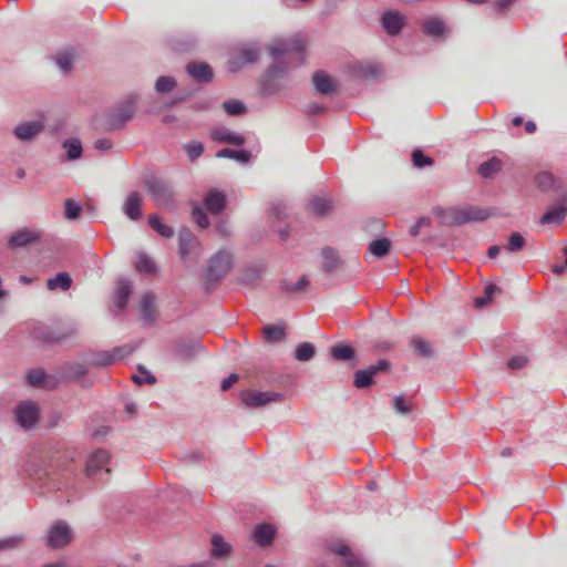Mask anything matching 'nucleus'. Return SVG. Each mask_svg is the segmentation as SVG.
Here are the masks:
<instances>
[{
    "label": "nucleus",
    "instance_id": "nucleus-31",
    "mask_svg": "<svg viewBox=\"0 0 567 567\" xmlns=\"http://www.w3.org/2000/svg\"><path fill=\"white\" fill-rule=\"evenodd\" d=\"M216 157L218 158H231L236 159L240 163H247L250 157L251 153L246 150H230V148H223L217 152Z\"/></svg>",
    "mask_w": 567,
    "mask_h": 567
},
{
    "label": "nucleus",
    "instance_id": "nucleus-11",
    "mask_svg": "<svg viewBox=\"0 0 567 567\" xmlns=\"http://www.w3.org/2000/svg\"><path fill=\"white\" fill-rule=\"evenodd\" d=\"M135 102V97H130L115 110V112L111 115L110 126L112 128L120 127L132 118L136 111Z\"/></svg>",
    "mask_w": 567,
    "mask_h": 567
},
{
    "label": "nucleus",
    "instance_id": "nucleus-38",
    "mask_svg": "<svg viewBox=\"0 0 567 567\" xmlns=\"http://www.w3.org/2000/svg\"><path fill=\"white\" fill-rule=\"evenodd\" d=\"M63 147L66 150L68 158L74 161L82 155V144L79 138H70L63 143Z\"/></svg>",
    "mask_w": 567,
    "mask_h": 567
},
{
    "label": "nucleus",
    "instance_id": "nucleus-9",
    "mask_svg": "<svg viewBox=\"0 0 567 567\" xmlns=\"http://www.w3.org/2000/svg\"><path fill=\"white\" fill-rule=\"evenodd\" d=\"M16 417L21 426L25 429L33 426L39 419L38 405L32 402H25L18 405L16 410Z\"/></svg>",
    "mask_w": 567,
    "mask_h": 567
},
{
    "label": "nucleus",
    "instance_id": "nucleus-26",
    "mask_svg": "<svg viewBox=\"0 0 567 567\" xmlns=\"http://www.w3.org/2000/svg\"><path fill=\"white\" fill-rule=\"evenodd\" d=\"M286 73H266L261 83H262V91L266 94H274L280 90V85L284 80V75Z\"/></svg>",
    "mask_w": 567,
    "mask_h": 567
},
{
    "label": "nucleus",
    "instance_id": "nucleus-25",
    "mask_svg": "<svg viewBox=\"0 0 567 567\" xmlns=\"http://www.w3.org/2000/svg\"><path fill=\"white\" fill-rule=\"evenodd\" d=\"M260 56V51L252 44H246L237 49L236 61L240 64H248L257 61Z\"/></svg>",
    "mask_w": 567,
    "mask_h": 567
},
{
    "label": "nucleus",
    "instance_id": "nucleus-60",
    "mask_svg": "<svg viewBox=\"0 0 567 567\" xmlns=\"http://www.w3.org/2000/svg\"><path fill=\"white\" fill-rule=\"evenodd\" d=\"M94 147L101 151H109L112 147V142L106 138L95 141Z\"/></svg>",
    "mask_w": 567,
    "mask_h": 567
},
{
    "label": "nucleus",
    "instance_id": "nucleus-37",
    "mask_svg": "<svg viewBox=\"0 0 567 567\" xmlns=\"http://www.w3.org/2000/svg\"><path fill=\"white\" fill-rule=\"evenodd\" d=\"M526 245V239L520 233H513L508 237L507 244L504 246V248L509 252H518L520 251Z\"/></svg>",
    "mask_w": 567,
    "mask_h": 567
},
{
    "label": "nucleus",
    "instance_id": "nucleus-16",
    "mask_svg": "<svg viewBox=\"0 0 567 567\" xmlns=\"http://www.w3.org/2000/svg\"><path fill=\"white\" fill-rule=\"evenodd\" d=\"M43 123L40 121L24 122L14 128V135L21 141H30L43 130Z\"/></svg>",
    "mask_w": 567,
    "mask_h": 567
},
{
    "label": "nucleus",
    "instance_id": "nucleus-44",
    "mask_svg": "<svg viewBox=\"0 0 567 567\" xmlns=\"http://www.w3.org/2000/svg\"><path fill=\"white\" fill-rule=\"evenodd\" d=\"M223 109L228 115H240L247 111L245 104L238 100H229L224 102Z\"/></svg>",
    "mask_w": 567,
    "mask_h": 567
},
{
    "label": "nucleus",
    "instance_id": "nucleus-49",
    "mask_svg": "<svg viewBox=\"0 0 567 567\" xmlns=\"http://www.w3.org/2000/svg\"><path fill=\"white\" fill-rule=\"evenodd\" d=\"M204 152V146L199 142H193L186 145V153L190 161L198 158Z\"/></svg>",
    "mask_w": 567,
    "mask_h": 567
},
{
    "label": "nucleus",
    "instance_id": "nucleus-53",
    "mask_svg": "<svg viewBox=\"0 0 567 567\" xmlns=\"http://www.w3.org/2000/svg\"><path fill=\"white\" fill-rule=\"evenodd\" d=\"M309 286V280L306 276H302L295 285H286L285 289L287 291H301L305 290Z\"/></svg>",
    "mask_w": 567,
    "mask_h": 567
},
{
    "label": "nucleus",
    "instance_id": "nucleus-63",
    "mask_svg": "<svg viewBox=\"0 0 567 567\" xmlns=\"http://www.w3.org/2000/svg\"><path fill=\"white\" fill-rule=\"evenodd\" d=\"M498 287H496L495 285H488L486 288H485V291H484V297L491 301L492 298H493V295L495 293V291H498Z\"/></svg>",
    "mask_w": 567,
    "mask_h": 567
},
{
    "label": "nucleus",
    "instance_id": "nucleus-23",
    "mask_svg": "<svg viewBox=\"0 0 567 567\" xmlns=\"http://www.w3.org/2000/svg\"><path fill=\"white\" fill-rule=\"evenodd\" d=\"M423 31L433 38L444 37L447 28L443 20L436 17L426 19L422 24Z\"/></svg>",
    "mask_w": 567,
    "mask_h": 567
},
{
    "label": "nucleus",
    "instance_id": "nucleus-52",
    "mask_svg": "<svg viewBox=\"0 0 567 567\" xmlns=\"http://www.w3.org/2000/svg\"><path fill=\"white\" fill-rule=\"evenodd\" d=\"M27 380L33 386L40 385L44 380V372L42 370H32L27 374Z\"/></svg>",
    "mask_w": 567,
    "mask_h": 567
},
{
    "label": "nucleus",
    "instance_id": "nucleus-21",
    "mask_svg": "<svg viewBox=\"0 0 567 567\" xmlns=\"http://www.w3.org/2000/svg\"><path fill=\"white\" fill-rule=\"evenodd\" d=\"M225 203V194L216 189L209 190L204 200L205 208L212 214H219L224 209Z\"/></svg>",
    "mask_w": 567,
    "mask_h": 567
},
{
    "label": "nucleus",
    "instance_id": "nucleus-62",
    "mask_svg": "<svg viewBox=\"0 0 567 567\" xmlns=\"http://www.w3.org/2000/svg\"><path fill=\"white\" fill-rule=\"evenodd\" d=\"M257 277H258V275L256 272L246 271L241 276V281L244 284L250 285L255 281V279H257Z\"/></svg>",
    "mask_w": 567,
    "mask_h": 567
},
{
    "label": "nucleus",
    "instance_id": "nucleus-43",
    "mask_svg": "<svg viewBox=\"0 0 567 567\" xmlns=\"http://www.w3.org/2000/svg\"><path fill=\"white\" fill-rule=\"evenodd\" d=\"M265 339L269 342L280 341L285 336V329L280 326H266L264 327Z\"/></svg>",
    "mask_w": 567,
    "mask_h": 567
},
{
    "label": "nucleus",
    "instance_id": "nucleus-40",
    "mask_svg": "<svg viewBox=\"0 0 567 567\" xmlns=\"http://www.w3.org/2000/svg\"><path fill=\"white\" fill-rule=\"evenodd\" d=\"M316 353L315 347L310 342L300 343L295 352V357L298 361H309Z\"/></svg>",
    "mask_w": 567,
    "mask_h": 567
},
{
    "label": "nucleus",
    "instance_id": "nucleus-13",
    "mask_svg": "<svg viewBox=\"0 0 567 567\" xmlns=\"http://www.w3.org/2000/svg\"><path fill=\"white\" fill-rule=\"evenodd\" d=\"M330 549L341 557L342 567H367V563L344 544H336Z\"/></svg>",
    "mask_w": 567,
    "mask_h": 567
},
{
    "label": "nucleus",
    "instance_id": "nucleus-61",
    "mask_svg": "<svg viewBox=\"0 0 567 567\" xmlns=\"http://www.w3.org/2000/svg\"><path fill=\"white\" fill-rule=\"evenodd\" d=\"M196 82H209L213 80L214 73H189Z\"/></svg>",
    "mask_w": 567,
    "mask_h": 567
},
{
    "label": "nucleus",
    "instance_id": "nucleus-17",
    "mask_svg": "<svg viewBox=\"0 0 567 567\" xmlns=\"http://www.w3.org/2000/svg\"><path fill=\"white\" fill-rule=\"evenodd\" d=\"M40 233L37 230L22 228L17 230L9 239V246L12 248L24 247L39 239Z\"/></svg>",
    "mask_w": 567,
    "mask_h": 567
},
{
    "label": "nucleus",
    "instance_id": "nucleus-64",
    "mask_svg": "<svg viewBox=\"0 0 567 567\" xmlns=\"http://www.w3.org/2000/svg\"><path fill=\"white\" fill-rule=\"evenodd\" d=\"M513 1L514 0H496L495 4H496L497 10L503 11L506 8H508L513 3Z\"/></svg>",
    "mask_w": 567,
    "mask_h": 567
},
{
    "label": "nucleus",
    "instance_id": "nucleus-41",
    "mask_svg": "<svg viewBox=\"0 0 567 567\" xmlns=\"http://www.w3.org/2000/svg\"><path fill=\"white\" fill-rule=\"evenodd\" d=\"M415 408V404L412 401H406L403 395H395L393 398V409L399 414L406 415Z\"/></svg>",
    "mask_w": 567,
    "mask_h": 567
},
{
    "label": "nucleus",
    "instance_id": "nucleus-47",
    "mask_svg": "<svg viewBox=\"0 0 567 567\" xmlns=\"http://www.w3.org/2000/svg\"><path fill=\"white\" fill-rule=\"evenodd\" d=\"M74 55L70 52L60 53L56 58V63L60 69L68 71L73 68Z\"/></svg>",
    "mask_w": 567,
    "mask_h": 567
},
{
    "label": "nucleus",
    "instance_id": "nucleus-39",
    "mask_svg": "<svg viewBox=\"0 0 567 567\" xmlns=\"http://www.w3.org/2000/svg\"><path fill=\"white\" fill-rule=\"evenodd\" d=\"M330 353L337 360H350L354 355V350L347 344H336L331 347Z\"/></svg>",
    "mask_w": 567,
    "mask_h": 567
},
{
    "label": "nucleus",
    "instance_id": "nucleus-46",
    "mask_svg": "<svg viewBox=\"0 0 567 567\" xmlns=\"http://www.w3.org/2000/svg\"><path fill=\"white\" fill-rule=\"evenodd\" d=\"M412 161H413L414 166L420 167V168L424 167V166H430L433 164V159L431 157L424 155L423 152L420 150L413 151Z\"/></svg>",
    "mask_w": 567,
    "mask_h": 567
},
{
    "label": "nucleus",
    "instance_id": "nucleus-28",
    "mask_svg": "<svg viewBox=\"0 0 567 567\" xmlns=\"http://www.w3.org/2000/svg\"><path fill=\"white\" fill-rule=\"evenodd\" d=\"M308 209L313 215L322 216L332 209V202L328 198L317 196L309 202Z\"/></svg>",
    "mask_w": 567,
    "mask_h": 567
},
{
    "label": "nucleus",
    "instance_id": "nucleus-50",
    "mask_svg": "<svg viewBox=\"0 0 567 567\" xmlns=\"http://www.w3.org/2000/svg\"><path fill=\"white\" fill-rule=\"evenodd\" d=\"M66 369V373L72 378H81L86 374V367L80 362L70 363Z\"/></svg>",
    "mask_w": 567,
    "mask_h": 567
},
{
    "label": "nucleus",
    "instance_id": "nucleus-19",
    "mask_svg": "<svg viewBox=\"0 0 567 567\" xmlns=\"http://www.w3.org/2000/svg\"><path fill=\"white\" fill-rule=\"evenodd\" d=\"M140 309L142 319L147 323H153L156 320V306L155 296L152 292H146L142 296L140 301Z\"/></svg>",
    "mask_w": 567,
    "mask_h": 567
},
{
    "label": "nucleus",
    "instance_id": "nucleus-57",
    "mask_svg": "<svg viewBox=\"0 0 567 567\" xmlns=\"http://www.w3.org/2000/svg\"><path fill=\"white\" fill-rule=\"evenodd\" d=\"M19 542H20L19 537H9V538L0 539V550L13 548L18 545Z\"/></svg>",
    "mask_w": 567,
    "mask_h": 567
},
{
    "label": "nucleus",
    "instance_id": "nucleus-34",
    "mask_svg": "<svg viewBox=\"0 0 567 567\" xmlns=\"http://www.w3.org/2000/svg\"><path fill=\"white\" fill-rule=\"evenodd\" d=\"M502 161L497 157H493L478 166V173L485 178L492 177L502 169Z\"/></svg>",
    "mask_w": 567,
    "mask_h": 567
},
{
    "label": "nucleus",
    "instance_id": "nucleus-59",
    "mask_svg": "<svg viewBox=\"0 0 567 567\" xmlns=\"http://www.w3.org/2000/svg\"><path fill=\"white\" fill-rule=\"evenodd\" d=\"M239 375L236 373H231L227 379L221 382V390L227 391L230 389L236 382H238Z\"/></svg>",
    "mask_w": 567,
    "mask_h": 567
},
{
    "label": "nucleus",
    "instance_id": "nucleus-35",
    "mask_svg": "<svg viewBox=\"0 0 567 567\" xmlns=\"http://www.w3.org/2000/svg\"><path fill=\"white\" fill-rule=\"evenodd\" d=\"M391 248V241L388 238L375 239L370 243L369 251L375 257H384Z\"/></svg>",
    "mask_w": 567,
    "mask_h": 567
},
{
    "label": "nucleus",
    "instance_id": "nucleus-8",
    "mask_svg": "<svg viewBox=\"0 0 567 567\" xmlns=\"http://www.w3.org/2000/svg\"><path fill=\"white\" fill-rule=\"evenodd\" d=\"M146 186L156 205L162 207H167L169 205L172 192L163 181L152 178L146 182Z\"/></svg>",
    "mask_w": 567,
    "mask_h": 567
},
{
    "label": "nucleus",
    "instance_id": "nucleus-54",
    "mask_svg": "<svg viewBox=\"0 0 567 567\" xmlns=\"http://www.w3.org/2000/svg\"><path fill=\"white\" fill-rule=\"evenodd\" d=\"M133 380L137 384H144V383L154 384L156 382L155 377L146 371H142L141 375H134Z\"/></svg>",
    "mask_w": 567,
    "mask_h": 567
},
{
    "label": "nucleus",
    "instance_id": "nucleus-56",
    "mask_svg": "<svg viewBox=\"0 0 567 567\" xmlns=\"http://www.w3.org/2000/svg\"><path fill=\"white\" fill-rule=\"evenodd\" d=\"M186 71H212L209 65L204 62H190L186 66Z\"/></svg>",
    "mask_w": 567,
    "mask_h": 567
},
{
    "label": "nucleus",
    "instance_id": "nucleus-22",
    "mask_svg": "<svg viewBox=\"0 0 567 567\" xmlns=\"http://www.w3.org/2000/svg\"><path fill=\"white\" fill-rule=\"evenodd\" d=\"M133 291L131 281L121 280L115 291L114 303L118 311L123 310L128 301V298Z\"/></svg>",
    "mask_w": 567,
    "mask_h": 567
},
{
    "label": "nucleus",
    "instance_id": "nucleus-45",
    "mask_svg": "<svg viewBox=\"0 0 567 567\" xmlns=\"http://www.w3.org/2000/svg\"><path fill=\"white\" fill-rule=\"evenodd\" d=\"M176 85V81L172 76H159L155 83V89L159 93L171 92Z\"/></svg>",
    "mask_w": 567,
    "mask_h": 567
},
{
    "label": "nucleus",
    "instance_id": "nucleus-4",
    "mask_svg": "<svg viewBox=\"0 0 567 567\" xmlns=\"http://www.w3.org/2000/svg\"><path fill=\"white\" fill-rule=\"evenodd\" d=\"M240 396L248 408H260L268 403L280 402L284 399L279 392H260L257 390H245L240 393Z\"/></svg>",
    "mask_w": 567,
    "mask_h": 567
},
{
    "label": "nucleus",
    "instance_id": "nucleus-10",
    "mask_svg": "<svg viewBox=\"0 0 567 567\" xmlns=\"http://www.w3.org/2000/svg\"><path fill=\"white\" fill-rule=\"evenodd\" d=\"M312 85L317 94L331 95L339 89L338 82L328 73H315Z\"/></svg>",
    "mask_w": 567,
    "mask_h": 567
},
{
    "label": "nucleus",
    "instance_id": "nucleus-18",
    "mask_svg": "<svg viewBox=\"0 0 567 567\" xmlns=\"http://www.w3.org/2000/svg\"><path fill=\"white\" fill-rule=\"evenodd\" d=\"M567 217V207L563 204L549 207L540 218L542 225H560Z\"/></svg>",
    "mask_w": 567,
    "mask_h": 567
},
{
    "label": "nucleus",
    "instance_id": "nucleus-36",
    "mask_svg": "<svg viewBox=\"0 0 567 567\" xmlns=\"http://www.w3.org/2000/svg\"><path fill=\"white\" fill-rule=\"evenodd\" d=\"M535 184L542 192H549L556 187V179L549 172H542L536 175Z\"/></svg>",
    "mask_w": 567,
    "mask_h": 567
},
{
    "label": "nucleus",
    "instance_id": "nucleus-42",
    "mask_svg": "<svg viewBox=\"0 0 567 567\" xmlns=\"http://www.w3.org/2000/svg\"><path fill=\"white\" fill-rule=\"evenodd\" d=\"M411 346L413 350L422 357H430L433 352L431 343L420 337H414L411 340Z\"/></svg>",
    "mask_w": 567,
    "mask_h": 567
},
{
    "label": "nucleus",
    "instance_id": "nucleus-12",
    "mask_svg": "<svg viewBox=\"0 0 567 567\" xmlns=\"http://www.w3.org/2000/svg\"><path fill=\"white\" fill-rule=\"evenodd\" d=\"M381 22L388 34L396 35L405 25V17L396 10H389L382 14Z\"/></svg>",
    "mask_w": 567,
    "mask_h": 567
},
{
    "label": "nucleus",
    "instance_id": "nucleus-24",
    "mask_svg": "<svg viewBox=\"0 0 567 567\" xmlns=\"http://www.w3.org/2000/svg\"><path fill=\"white\" fill-rule=\"evenodd\" d=\"M274 536L275 529L269 524L257 525L252 533L255 542L260 546H267L271 544Z\"/></svg>",
    "mask_w": 567,
    "mask_h": 567
},
{
    "label": "nucleus",
    "instance_id": "nucleus-33",
    "mask_svg": "<svg viewBox=\"0 0 567 567\" xmlns=\"http://www.w3.org/2000/svg\"><path fill=\"white\" fill-rule=\"evenodd\" d=\"M148 224L152 229H154L157 234H159L162 237L171 238L174 235V229L165 225L161 221V218L156 214H152L148 216Z\"/></svg>",
    "mask_w": 567,
    "mask_h": 567
},
{
    "label": "nucleus",
    "instance_id": "nucleus-30",
    "mask_svg": "<svg viewBox=\"0 0 567 567\" xmlns=\"http://www.w3.org/2000/svg\"><path fill=\"white\" fill-rule=\"evenodd\" d=\"M71 285L72 279L68 272H59L47 281V287L49 290H55L60 288L63 291H66L71 288Z\"/></svg>",
    "mask_w": 567,
    "mask_h": 567
},
{
    "label": "nucleus",
    "instance_id": "nucleus-58",
    "mask_svg": "<svg viewBox=\"0 0 567 567\" xmlns=\"http://www.w3.org/2000/svg\"><path fill=\"white\" fill-rule=\"evenodd\" d=\"M526 362H527V359L525 357H522V355L513 357L508 361V367L512 369H520L526 364Z\"/></svg>",
    "mask_w": 567,
    "mask_h": 567
},
{
    "label": "nucleus",
    "instance_id": "nucleus-32",
    "mask_svg": "<svg viewBox=\"0 0 567 567\" xmlns=\"http://www.w3.org/2000/svg\"><path fill=\"white\" fill-rule=\"evenodd\" d=\"M135 269L138 272L152 275L155 272L156 266L154 260L150 256L143 252H138L135 260Z\"/></svg>",
    "mask_w": 567,
    "mask_h": 567
},
{
    "label": "nucleus",
    "instance_id": "nucleus-14",
    "mask_svg": "<svg viewBox=\"0 0 567 567\" xmlns=\"http://www.w3.org/2000/svg\"><path fill=\"white\" fill-rule=\"evenodd\" d=\"M209 136L217 143H227L236 146H240L245 143V137L243 135L226 127H214L209 132Z\"/></svg>",
    "mask_w": 567,
    "mask_h": 567
},
{
    "label": "nucleus",
    "instance_id": "nucleus-51",
    "mask_svg": "<svg viewBox=\"0 0 567 567\" xmlns=\"http://www.w3.org/2000/svg\"><path fill=\"white\" fill-rule=\"evenodd\" d=\"M193 217L200 228H207L209 226L208 217L202 208L195 207L193 209Z\"/></svg>",
    "mask_w": 567,
    "mask_h": 567
},
{
    "label": "nucleus",
    "instance_id": "nucleus-15",
    "mask_svg": "<svg viewBox=\"0 0 567 567\" xmlns=\"http://www.w3.org/2000/svg\"><path fill=\"white\" fill-rule=\"evenodd\" d=\"M142 196L137 192H131L124 203L123 212L132 220H137L142 217Z\"/></svg>",
    "mask_w": 567,
    "mask_h": 567
},
{
    "label": "nucleus",
    "instance_id": "nucleus-55",
    "mask_svg": "<svg viewBox=\"0 0 567 567\" xmlns=\"http://www.w3.org/2000/svg\"><path fill=\"white\" fill-rule=\"evenodd\" d=\"M324 106L316 103V102H311V103H308L305 107V111L308 115H317V114H320L324 111Z\"/></svg>",
    "mask_w": 567,
    "mask_h": 567
},
{
    "label": "nucleus",
    "instance_id": "nucleus-6",
    "mask_svg": "<svg viewBox=\"0 0 567 567\" xmlns=\"http://www.w3.org/2000/svg\"><path fill=\"white\" fill-rule=\"evenodd\" d=\"M71 539L72 530L70 526L65 522L59 520L50 528L48 545L52 548H61L66 546Z\"/></svg>",
    "mask_w": 567,
    "mask_h": 567
},
{
    "label": "nucleus",
    "instance_id": "nucleus-48",
    "mask_svg": "<svg viewBox=\"0 0 567 567\" xmlns=\"http://www.w3.org/2000/svg\"><path fill=\"white\" fill-rule=\"evenodd\" d=\"M65 217L68 219H75L80 216L81 207L73 199L65 200Z\"/></svg>",
    "mask_w": 567,
    "mask_h": 567
},
{
    "label": "nucleus",
    "instance_id": "nucleus-2",
    "mask_svg": "<svg viewBox=\"0 0 567 567\" xmlns=\"http://www.w3.org/2000/svg\"><path fill=\"white\" fill-rule=\"evenodd\" d=\"M307 45V38L301 33H297L286 38L275 39L269 45L268 50L275 60L282 59L286 54L293 52L305 51Z\"/></svg>",
    "mask_w": 567,
    "mask_h": 567
},
{
    "label": "nucleus",
    "instance_id": "nucleus-29",
    "mask_svg": "<svg viewBox=\"0 0 567 567\" xmlns=\"http://www.w3.org/2000/svg\"><path fill=\"white\" fill-rule=\"evenodd\" d=\"M322 257V269L326 272H331L336 270L340 265V258L338 254L332 248H323L321 250Z\"/></svg>",
    "mask_w": 567,
    "mask_h": 567
},
{
    "label": "nucleus",
    "instance_id": "nucleus-7",
    "mask_svg": "<svg viewBox=\"0 0 567 567\" xmlns=\"http://www.w3.org/2000/svg\"><path fill=\"white\" fill-rule=\"evenodd\" d=\"M110 461V454L106 450L99 449L94 451L87 462L85 467V473L89 477L97 476L101 471L104 468L106 474H110L111 470L105 467Z\"/></svg>",
    "mask_w": 567,
    "mask_h": 567
},
{
    "label": "nucleus",
    "instance_id": "nucleus-1",
    "mask_svg": "<svg viewBox=\"0 0 567 567\" xmlns=\"http://www.w3.org/2000/svg\"><path fill=\"white\" fill-rule=\"evenodd\" d=\"M491 216V213L478 206H465L460 208H450L439 214L443 224H464L468 221H481Z\"/></svg>",
    "mask_w": 567,
    "mask_h": 567
},
{
    "label": "nucleus",
    "instance_id": "nucleus-20",
    "mask_svg": "<svg viewBox=\"0 0 567 567\" xmlns=\"http://www.w3.org/2000/svg\"><path fill=\"white\" fill-rule=\"evenodd\" d=\"M179 255L186 259L193 250L198 246L196 237L186 228L178 233Z\"/></svg>",
    "mask_w": 567,
    "mask_h": 567
},
{
    "label": "nucleus",
    "instance_id": "nucleus-5",
    "mask_svg": "<svg viewBox=\"0 0 567 567\" xmlns=\"http://www.w3.org/2000/svg\"><path fill=\"white\" fill-rule=\"evenodd\" d=\"M391 363L386 359L379 360L375 364L364 370H359L354 374V386L358 389L368 388L373 383V378L380 372L388 371Z\"/></svg>",
    "mask_w": 567,
    "mask_h": 567
},
{
    "label": "nucleus",
    "instance_id": "nucleus-27",
    "mask_svg": "<svg viewBox=\"0 0 567 567\" xmlns=\"http://www.w3.org/2000/svg\"><path fill=\"white\" fill-rule=\"evenodd\" d=\"M212 556L215 558H224L231 551V546L219 534L212 536Z\"/></svg>",
    "mask_w": 567,
    "mask_h": 567
},
{
    "label": "nucleus",
    "instance_id": "nucleus-3",
    "mask_svg": "<svg viewBox=\"0 0 567 567\" xmlns=\"http://www.w3.org/2000/svg\"><path fill=\"white\" fill-rule=\"evenodd\" d=\"M231 268V256L225 250H219L210 259L207 268V277L210 280H219Z\"/></svg>",
    "mask_w": 567,
    "mask_h": 567
}]
</instances>
